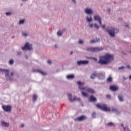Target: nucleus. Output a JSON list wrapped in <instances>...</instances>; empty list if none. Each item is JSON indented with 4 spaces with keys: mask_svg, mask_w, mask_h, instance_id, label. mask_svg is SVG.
Wrapping results in <instances>:
<instances>
[{
    "mask_svg": "<svg viewBox=\"0 0 131 131\" xmlns=\"http://www.w3.org/2000/svg\"><path fill=\"white\" fill-rule=\"evenodd\" d=\"M125 27H127V28H129L128 25L126 24V25H125Z\"/></svg>",
    "mask_w": 131,
    "mask_h": 131,
    "instance_id": "de8ad7c7",
    "label": "nucleus"
},
{
    "mask_svg": "<svg viewBox=\"0 0 131 131\" xmlns=\"http://www.w3.org/2000/svg\"><path fill=\"white\" fill-rule=\"evenodd\" d=\"M121 126H122L123 127H124V125L123 124V123L121 124Z\"/></svg>",
    "mask_w": 131,
    "mask_h": 131,
    "instance_id": "5fc2aeb1",
    "label": "nucleus"
},
{
    "mask_svg": "<svg viewBox=\"0 0 131 131\" xmlns=\"http://www.w3.org/2000/svg\"><path fill=\"white\" fill-rule=\"evenodd\" d=\"M106 99H111V95H106Z\"/></svg>",
    "mask_w": 131,
    "mask_h": 131,
    "instance_id": "4c0bfd02",
    "label": "nucleus"
},
{
    "mask_svg": "<svg viewBox=\"0 0 131 131\" xmlns=\"http://www.w3.org/2000/svg\"><path fill=\"white\" fill-rule=\"evenodd\" d=\"M97 77L99 79H105V77H106V75L104 72L97 73Z\"/></svg>",
    "mask_w": 131,
    "mask_h": 131,
    "instance_id": "9d476101",
    "label": "nucleus"
},
{
    "mask_svg": "<svg viewBox=\"0 0 131 131\" xmlns=\"http://www.w3.org/2000/svg\"><path fill=\"white\" fill-rule=\"evenodd\" d=\"M79 43H81V45H82L83 43V41L82 40L79 41Z\"/></svg>",
    "mask_w": 131,
    "mask_h": 131,
    "instance_id": "37998d69",
    "label": "nucleus"
},
{
    "mask_svg": "<svg viewBox=\"0 0 131 131\" xmlns=\"http://www.w3.org/2000/svg\"><path fill=\"white\" fill-rule=\"evenodd\" d=\"M90 102H97V98L94 96V95H91L89 98Z\"/></svg>",
    "mask_w": 131,
    "mask_h": 131,
    "instance_id": "f3484780",
    "label": "nucleus"
},
{
    "mask_svg": "<svg viewBox=\"0 0 131 131\" xmlns=\"http://www.w3.org/2000/svg\"><path fill=\"white\" fill-rule=\"evenodd\" d=\"M97 115V114L96 113V112H93L92 115V116L93 117V118H96V116Z\"/></svg>",
    "mask_w": 131,
    "mask_h": 131,
    "instance_id": "c756f323",
    "label": "nucleus"
},
{
    "mask_svg": "<svg viewBox=\"0 0 131 131\" xmlns=\"http://www.w3.org/2000/svg\"><path fill=\"white\" fill-rule=\"evenodd\" d=\"M25 20L24 19H21L19 21V24H24Z\"/></svg>",
    "mask_w": 131,
    "mask_h": 131,
    "instance_id": "72a5a7b5",
    "label": "nucleus"
},
{
    "mask_svg": "<svg viewBox=\"0 0 131 131\" xmlns=\"http://www.w3.org/2000/svg\"><path fill=\"white\" fill-rule=\"evenodd\" d=\"M123 129L124 131H125L126 130V127H123Z\"/></svg>",
    "mask_w": 131,
    "mask_h": 131,
    "instance_id": "864d4df0",
    "label": "nucleus"
},
{
    "mask_svg": "<svg viewBox=\"0 0 131 131\" xmlns=\"http://www.w3.org/2000/svg\"><path fill=\"white\" fill-rule=\"evenodd\" d=\"M23 1H26H26H27V0H23Z\"/></svg>",
    "mask_w": 131,
    "mask_h": 131,
    "instance_id": "680f3d73",
    "label": "nucleus"
},
{
    "mask_svg": "<svg viewBox=\"0 0 131 131\" xmlns=\"http://www.w3.org/2000/svg\"><path fill=\"white\" fill-rule=\"evenodd\" d=\"M88 119L86 116H81L80 117H77L76 119H74L75 121H83V120H85Z\"/></svg>",
    "mask_w": 131,
    "mask_h": 131,
    "instance_id": "1a4fd4ad",
    "label": "nucleus"
},
{
    "mask_svg": "<svg viewBox=\"0 0 131 131\" xmlns=\"http://www.w3.org/2000/svg\"><path fill=\"white\" fill-rule=\"evenodd\" d=\"M93 60H94V61H98V59L97 58H92Z\"/></svg>",
    "mask_w": 131,
    "mask_h": 131,
    "instance_id": "a18cd8bd",
    "label": "nucleus"
},
{
    "mask_svg": "<svg viewBox=\"0 0 131 131\" xmlns=\"http://www.w3.org/2000/svg\"><path fill=\"white\" fill-rule=\"evenodd\" d=\"M107 82H112L113 81V79L112 78V77L110 76L107 79Z\"/></svg>",
    "mask_w": 131,
    "mask_h": 131,
    "instance_id": "393cba45",
    "label": "nucleus"
},
{
    "mask_svg": "<svg viewBox=\"0 0 131 131\" xmlns=\"http://www.w3.org/2000/svg\"><path fill=\"white\" fill-rule=\"evenodd\" d=\"M107 11H108L109 13H110V12H111V9L110 8H108L107 9Z\"/></svg>",
    "mask_w": 131,
    "mask_h": 131,
    "instance_id": "8fccbe9b",
    "label": "nucleus"
},
{
    "mask_svg": "<svg viewBox=\"0 0 131 131\" xmlns=\"http://www.w3.org/2000/svg\"><path fill=\"white\" fill-rule=\"evenodd\" d=\"M97 108L98 109H100V110H103V111H111V109L110 107H107V105L106 104H103L101 105V104L98 103L96 104Z\"/></svg>",
    "mask_w": 131,
    "mask_h": 131,
    "instance_id": "39448f33",
    "label": "nucleus"
},
{
    "mask_svg": "<svg viewBox=\"0 0 131 131\" xmlns=\"http://www.w3.org/2000/svg\"><path fill=\"white\" fill-rule=\"evenodd\" d=\"M94 19L95 21H99L100 20V19H102L101 17H100V15H95L94 17Z\"/></svg>",
    "mask_w": 131,
    "mask_h": 131,
    "instance_id": "4be33fe9",
    "label": "nucleus"
},
{
    "mask_svg": "<svg viewBox=\"0 0 131 131\" xmlns=\"http://www.w3.org/2000/svg\"><path fill=\"white\" fill-rule=\"evenodd\" d=\"M86 20L88 22H92V21H93V18H92V16H91L90 18L86 16Z\"/></svg>",
    "mask_w": 131,
    "mask_h": 131,
    "instance_id": "c85d7f7f",
    "label": "nucleus"
},
{
    "mask_svg": "<svg viewBox=\"0 0 131 131\" xmlns=\"http://www.w3.org/2000/svg\"><path fill=\"white\" fill-rule=\"evenodd\" d=\"M33 72H38L39 73H40V74H42V75H47V73L44 72H42L41 70H34Z\"/></svg>",
    "mask_w": 131,
    "mask_h": 131,
    "instance_id": "2eb2a0df",
    "label": "nucleus"
},
{
    "mask_svg": "<svg viewBox=\"0 0 131 131\" xmlns=\"http://www.w3.org/2000/svg\"><path fill=\"white\" fill-rule=\"evenodd\" d=\"M20 127H24V124H22L20 125Z\"/></svg>",
    "mask_w": 131,
    "mask_h": 131,
    "instance_id": "3c124183",
    "label": "nucleus"
},
{
    "mask_svg": "<svg viewBox=\"0 0 131 131\" xmlns=\"http://www.w3.org/2000/svg\"><path fill=\"white\" fill-rule=\"evenodd\" d=\"M2 108L5 112H11L12 106L10 105H2Z\"/></svg>",
    "mask_w": 131,
    "mask_h": 131,
    "instance_id": "6e6552de",
    "label": "nucleus"
},
{
    "mask_svg": "<svg viewBox=\"0 0 131 131\" xmlns=\"http://www.w3.org/2000/svg\"><path fill=\"white\" fill-rule=\"evenodd\" d=\"M9 63L10 65H13V64H14V60L13 59L10 60Z\"/></svg>",
    "mask_w": 131,
    "mask_h": 131,
    "instance_id": "473e14b6",
    "label": "nucleus"
},
{
    "mask_svg": "<svg viewBox=\"0 0 131 131\" xmlns=\"http://www.w3.org/2000/svg\"><path fill=\"white\" fill-rule=\"evenodd\" d=\"M78 88L79 89V90H82V91H84V90H85V89H86L85 87H82V85L80 84H78Z\"/></svg>",
    "mask_w": 131,
    "mask_h": 131,
    "instance_id": "a878e982",
    "label": "nucleus"
},
{
    "mask_svg": "<svg viewBox=\"0 0 131 131\" xmlns=\"http://www.w3.org/2000/svg\"><path fill=\"white\" fill-rule=\"evenodd\" d=\"M47 63H48V64H50L51 65V64H52V61H51V60H48L47 61Z\"/></svg>",
    "mask_w": 131,
    "mask_h": 131,
    "instance_id": "ea45409f",
    "label": "nucleus"
},
{
    "mask_svg": "<svg viewBox=\"0 0 131 131\" xmlns=\"http://www.w3.org/2000/svg\"><path fill=\"white\" fill-rule=\"evenodd\" d=\"M122 54L125 55H127L126 53L123 52H122Z\"/></svg>",
    "mask_w": 131,
    "mask_h": 131,
    "instance_id": "603ef678",
    "label": "nucleus"
},
{
    "mask_svg": "<svg viewBox=\"0 0 131 131\" xmlns=\"http://www.w3.org/2000/svg\"><path fill=\"white\" fill-rule=\"evenodd\" d=\"M94 26L95 28H96V29H99V28H100V27L97 24H94Z\"/></svg>",
    "mask_w": 131,
    "mask_h": 131,
    "instance_id": "2f4dec72",
    "label": "nucleus"
},
{
    "mask_svg": "<svg viewBox=\"0 0 131 131\" xmlns=\"http://www.w3.org/2000/svg\"><path fill=\"white\" fill-rule=\"evenodd\" d=\"M81 94H82V96H83V97H87L88 96H89V94L84 92H82Z\"/></svg>",
    "mask_w": 131,
    "mask_h": 131,
    "instance_id": "cd10ccee",
    "label": "nucleus"
},
{
    "mask_svg": "<svg viewBox=\"0 0 131 131\" xmlns=\"http://www.w3.org/2000/svg\"><path fill=\"white\" fill-rule=\"evenodd\" d=\"M77 64L80 66V65H86L89 64L88 60H80L77 62Z\"/></svg>",
    "mask_w": 131,
    "mask_h": 131,
    "instance_id": "9b49d317",
    "label": "nucleus"
},
{
    "mask_svg": "<svg viewBox=\"0 0 131 131\" xmlns=\"http://www.w3.org/2000/svg\"><path fill=\"white\" fill-rule=\"evenodd\" d=\"M12 12H6V16H11L12 15Z\"/></svg>",
    "mask_w": 131,
    "mask_h": 131,
    "instance_id": "c9c22d12",
    "label": "nucleus"
},
{
    "mask_svg": "<svg viewBox=\"0 0 131 131\" xmlns=\"http://www.w3.org/2000/svg\"><path fill=\"white\" fill-rule=\"evenodd\" d=\"M118 98L119 99V100L120 102H124V99H123V96L122 95H118Z\"/></svg>",
    "mask_w": 131,
    "mask_h": 131,
    "instance_id": "5701e85b",
    "label": "nucleus"
},
{
    "mask_svg": "<svg viewBox=\"0 0 131 131\" xmlns=\"http://www.w3.org/2000/svg\"><path fill=\"white\" fill-rule=\"evenodd\" d=\"M0 72H4L7 80H9V81H12V80H13L14 73L12 72L11 73V75H10V71L9 70L3 69L1 68H0Z\"/></svg>",
    "mask_w": 131,
    "mask_h": 131,
    "instance_id": "7ed1b4c3",
    "label": "nucleus"
},
{
    "mask_svg": "<svg viewBox=\"0 0 131 131\" xmlns=\"http://www.w3.org/2000/svg\"><path fill=\"white\" fill-rule=\"evenodd\" d=\"M100 39H99V38H97V37H96V40L95 39H92L90 41L91 43H96V42H100Z\"/></svg>",
    "mask_w": 131,
    "mask_h": 131,
    "instance_id": "a211bd4d",
    "label": "nucleus"
},
{
    "mask_svg": "<svg viewBox=\"0 0 131 131\" xmlns=\"http://www.w3.org/2000/svg\"><path fill=\"white\" fill-rule=\"evenodd\" d=\"M37 99V96L36 95H34L33 96V102L36 101Z\"/></svg>",
    "mask_w": 131,
    "mask_h": 131,
    "instance_id": "bb28decb",
    "label": "nucleus"
},
{
    "mask_svg": "<svg viewBox=\"0 0 131 131\" xmlns=\"http://www.w3.org/2000/svg\"><path fill=\"white\" fill-rule=\"evenodd\" d=\"M112 112H115L116 114H120V112L118 111V109H117L116 108L113 107L112 108Z\"/></svg>",
    "mask_w": 131,
    "mask_h": 131,
    "instance_id": "aec40b11",
    "label": "nucleus"
},
{
    "mask_svg": "<svg viewBox=\"0 0 131 131\" xmlns=\"http://www.w3.org/2000/svg\"><path fill=\"white\" fill-rule=\"evenodd\" d=\"M74 77L75 76L74 75H69L67 76V78H68V79H73Z\"/></svg>",
    "mask_w": 131,
    "mask_h": 131,
    "instance_id": "b1692460",
    "label": "nucleus"
},
{
    "mask_svg": "<svg viewBox=\"0 0 131 131\" xmlns=\"http://www.w3.org/2000/svg\"><path fill=\"white\" fill-rule=\"evenodd\" d=\"M84 12L85 13V14H88V15H91V14H93V11L92 9L86 8L84 10Z\"/></svg>",
    "mask_w": 131,
    "mask_h": 131,
    "instance_id": "ddd939ff",
    "label": "nucleus"
},
{
    "mask_svg": "<svg viewBox=\"0 0 131 131\" xmlns=\"http://www.w3.org/2000/svg\"><path fill=\"white\" fill-rule=\"evenodd\" d=\"M129 79H131V75L129 76Z\"/></svg>",
    "mask_w": 131,
    "mask_h": 131,
    "instance_id": "bf43d9fd",
    "label": "nucleus"
},
{
    "mask_svg": "<svg viewBox=\"0 0 131 131\" xmlns=\"http://www.w3.org/2000/svg\"><path fill=\"white\" fill-rule=\"evenodd\" d=\"M110 89L113 92H116V91H118V87L115 85H111Z\"/></svg>",
    "mask_w": 131,
    "mask_h": 131,
    "instance_id": "4468645a",
    "label": "nucleus"
},
{
    "mask_svg": "<svg viewBox=\"0 0 131 131\" xmlns=\"http://www.w3.org/2000/svg\"><path fill=\"white\" fill-rule=\"evenodd\" d=\"M114 60V55L110 53H106L103 56H100L98 63L101 65H108Z\"/></svg>",
    "mask_w": 131,
    "mask_h": 131,
    "instance_id": "f257e3e1",
    "label": "nucleus"
},
{
    "mask_svg": "<svg viewBox=\"0 0 131 131\" xmlns=\"http://www.w3.org/2000/svg\"><path fill=\"white\" fill-rule=\"evenodd\" d=\"M54 47H55V48H58V46H57V45H55Z\"/></svg>",
    "mask_w": 131,
    "mask_h": 131,
    "instance_id": "4d7b16f0",
    "label": "nucleus"
},
{
    "mask_svg": "<svg viewBox=\"0 0 131 131\" xmlns=\"http://www.w3.org/2000/svg\"><path fill=\"white\" fill-rule=\"evenodd\" d=\"M21 50H23V51H26V50H27V51H31L32 50V46L30 45V43L27 42L24 47H21Z\"/></svg>",
    "mask_w": 131,
    "mask_h": 131,
    "instance_id": "423d86ee",
    "label": "nucleus"
},
{
    "mask_svg": "<svg viewBox=\"0 0 131 131\" xmlns=\"http://www.w3.org/2000/svg\"><path fill=\"white\" fill-rule=\"evenodd\" d=\"M77 84H80L82 86H83V85L84 84V83H81V82H80V81H79L78 82H77Z\"/></svg>",
    "mask_w": 131,
    "mask_h": 131,
    "instance_id": "f704fd0d",
    "label": "nucleus"
},
{
    "mask_svg": "<svg viewBox=\"0 0 131 131\" xmlns=\"http://www.w3.org/2000/svg\"><path fill=\"white\" fill-rule=\"evenodd\" d=\"M93 26H94V25L93 24L89 25V27L90 28H93Z\"/></svg>",
    "mask_w": 131,
    "mask_h": 131,
    "instance_id": "79ce46f5",
    "label": "nucleus"
},
{
    "mask_svg": "<svg viewBox=\"0 0 131 131\" xmlns=\"http://www.w3.org/2000/svg\"><path fill=\"white\" fill-rule=\"evenodd\" d=\"M23 35L25 37L28 36V34L26 33H23Z\"/></svg>",
    "mask_w": 131,
    "mask_h": 131,
    "instance_id": "58836bf2",
    "label": "nucleus"
},
{
    "mask_svg": "<svg viewBox=\"0 0 131 131\" xmlns=\"http://www.w3.org/2000/svg\"><path fill=\"white\" fill-rule=\"evenodd\" d=\"M72 54H73V51H71V53H70L71 55H72Z\"/></svg>",
    "mask_w": 131,
    "mask_h": 131,
    "instance_id": "6e6d98bb",
    "label": "nucleus"
},
{
    "mask_svg": "<svg viewBox=\"0 0 131 131\" xmlns=\"http://www.w3.org/2000/svg\"><path fill=\"white\" fill-rule=\"evenodd\" d=\"M17 56H20V55H21V52H20V51L17 52Z\"/></svg>",
    "mask_w": 131,
    "mask_h": 131,
    "instance_id": "c03bdc74",
    "label": "nucleus"
},
{
    "mask_svg": "<svg viewBox=\"0 0 131 131\" xmlns=\"http://www.w3.org/2000/svg\"><path fill=\"white\" fill-rule=\"evenodd\" d=\"M102 28L105 29L106 31L107 32L108 34L111 36V37H114L117 33L119 32V30L118 28L110 27V28H106L105 26L104 25H102Z\"/></svg>",
    "mask_w": 131,
    "mask_h": 131,
    "instance_id": "f03ea898",
    "label": "nucleus"
},
{
    "mask_svg": "<svg viewBox=\"0 0 131 131\" xmlns=\"http://www.w3.org/2000/svg\"><path fill=\"white\" fill-rule=\"evenodd\" d=\"M85 91L88 93H90V94H96V91L92 88H86Z\"/></svg>",
    "mask_w": 131,
    "mask_h": 131,
    "instance_id": "f8f14e48",
    "label": "nucleus"
},
{
    "mask_svg": "<svg viewBox=\"0 0 131 131\" xmlns=\"http://www.w3.org/2000/svg\"><path fill=\"white\" fill-rule=\"evenodd\" d=\"M66 31V29L64 30V31Z\"/></svg>",
    "mask_w": 131,
    "mask_h": 131,
    "instance_id": "69168bd1",
    "label": "nucleus"
},
{
    "mask_svg": "<svg viewBox=\"0 0 131 131\" xmlns=\"http://www.w3.org/2000/svg\"><path fill=\"white\" fill-rule=\"evenodd\" d=\"M114 4H116V2H115Z\"/></svg>",
    "mask_w": 131,
    "mask_h": 131,
    "instance_id": "0e129e2a",
    "label": "nucleus"
},
{
    "mask_svg": "<svg viewBox=\"0 0 131 131\" xmlns=\"http://www.w3.org/2000/svg\"><path fill=\"white\" fill-rule=\"evenodd\" d=\"M62 34H63V33H62V32H61V31H58L57 32V35H58V36H62Z\"/></svg>",
    "mask_w": 131,
    "mask_h": 131,
    "instance_id": "7c9ffc66",
    "label": "nucleus"
},
{
    "mask_svg": "<svg viewBox=\"0 0 131 131\" xmlns=\"http://www.w3.org/2000/svg\"><path fill=\"white\" fill-rule=\"evenodd\" d=\"M127 130H128V127H127Z\"/></svg>",
    "mask_w": 131,
    "mask_h": 131,
    "instance_id": "052dcab7",
    "label": "nucleus"
},
{
    "mask_svg": "<svg viewBox=\"0 0 131 131\" xmlns=\"http://www.w3.org/2000/svg\"><path fill=\"white\" fill-rule=\"evenodd\" d=\"M103 50L104 48L103 47H88L86 48V51H87V52L96 53L97 52H100V51H103Z\"/></svg>",
    "mask_w": 131,
    "mask_h": 131,
    "instance_id": "20e7f679",
    "label": "nucleus"
},
{
    "mask_svg": "<svg viewBox=\"0 0 131 131\" xmlns=\"http://www.w3.org/2000/svg\"><path fill=\"white\" fill-rule=\"evenodd\" d=\"M21 6H23V4H21Z\"/></svg>",
    "mask_w": 131,
    "mask_h": 131,
    "instance_id": "e2e57ef3",
    "label": "nucleus"
},
{
    "mask_svg": "<svg viewBox=\"0 0 131 131\" xmlns=\"http://www.w3.org/2000/svg\"><path fill=\"white\" fill-rule=\"evenodd\" d=\"M68 97H69V100L71 102H74V101H78V102H80V101H81L80 98H76V97H74L72 99V94H69Z\"/></svg>",
    "mask_w": 131,
    "mask_h": 131,
    "instance_id": "0eeeda50",
    "label": "nucleus"
},
{
    "mask_svg": "<svg viewBox=\"0 0 131 131\" xmlns=\"http://www.w3.org/2000/svg\"><path fill=\"white\" fill-rule=\"evenodd\" d=\"M98 22H99L100 25H102V18L99 19V20H98Z\"/></svg>",
    "mask_w": 131,
    "mask_h": 131,
    "instance_id": "a19ab883",
    "label": "nucleus"
},
{
    "mask_svg": "<svg viewBox=\"0 0 131 131\" xmlns=\"http://www.w3.org/2000/svg\"><path fill=\"white\" fill-rule=\"evenodd\" d=\"M72 1L73 3L74 4H76V0H72Z\"/></svg>",
    "mask_w": 131,
    "mask_h": 131,
    "instance_id": "49530a36",
    "label": "nucleus"
},
{
    "mask_svg": "<svg viewBox=\"0 0 131 131\" xmlns=\"http://www.w3.org/2000/svg\"><path fill=\"white\" fill-rule=\"evenodd\" d=\"M124 69V67L122 66L118 68V70H123Z\"/></svg>",
    "mask_w": 131,
    "mask_h": 131,
    "instance_id": "e433bc0d",
    "label": "nucleus"
},
{
    "mask_svg": "<svg viewBox=\"0 0 131 131\" xmlns=\"http://www.w3.org/2000/svg\"><path fill=\"white\" fill-rule=\"evenodd\" d=\"M105 126H114L115 127L116 125L114 123L112 122H110L107 124H105Z\"/></svg>",
    "mask_w": 131,
    "mask_h": 131,
    "instance_id": "412c9836",
    "label": "nucleus"
},
{
    "mask_svg": "<svg viewBox=\"0 0 131 131\" xmlns=\"http://www.w3.org/2000/svg\"><path fill=\"white\" fill-rule=\"evenodd\" d=\"M96 77H98V73L94 72V73L91 75L90 78L91 79H95Z\"/></svg>",
    "mask_w": 131,
    "mask_h": 131,
    "instance_id": "dca6fc26",
    "label": "nucleus"
},
{
    "mask_svg": "<svg viewBox=\"0 0 131 131\" xmlns=\"http://www.w3.org/2000/svg\"><path fill=\"white\" fill-rule=\"evenodd\" d=\"M127 68L130 69V66L129 64L127 65Z\"/></svg>",
    "mask_w": 131,
    "mask_h": 131,
    "instance_id": "09e8293b",
    "label": "nucleus"
},
{
    "mask_svg": "<svg viewBox=\"0 0 131 131\" xmlns=\"http://www.w3.org/2000/svg\"><path fill=\"white\" fill-rule=\"evenodd\" d=\"M26 58L28 59V56H27V55H26Z\"/></svg>",
    "mask_w": 131,
    "mask_h": 131,
    "instance_id": "13d9d810",
    "label": "nucleus"
},
{
    "mask_svg": "<svg viewBox=\"0 0 131 131\" xmlns=\"http://www.w3.org/2000/svg\"><path fill=\"white\" fill-rule=\"evenodd\" d=\"M1 124L2 126H4V127H9L10 126V124L9 123H7L4 121H1Z\"/></svg>",
    "mask_w": 131,
    "mask_h": 131,
    "instance_id": "6ab92c4d",
    "label": "nucleus"
}]
</instances>
